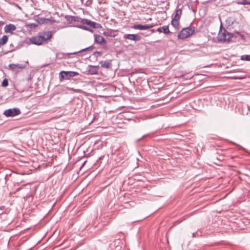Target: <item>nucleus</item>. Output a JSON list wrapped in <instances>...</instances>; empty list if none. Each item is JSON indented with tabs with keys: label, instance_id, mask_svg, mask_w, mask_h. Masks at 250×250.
<instances>
[{
	"label": "nucleus",
	"instance_id": "393cba45",
	"mask_svg": "<svg viewBox=\"0 0 250 250\" xmlns=\"http://www.w3.org/2000/svg\"><path fill=\"white\" fill-rule=\"evenodd\" d=\"M16 174L17 173L15 172L12 171H9V172L7 173L5 176V180H8L9 179V177H11L12 175Z\"/></svg>",
	"mask_w": 250,
	"mask_h": 250
},
{
	"label": "nucleus",
	"instance_id": "412c9836",
	"mask_svg": "<svg viewBox=\"0 0 250 250\" xmlns=\"http://www.w3.org/2000/svg\"><path fill=\"white\" fill-rule=\"evenodd\" d=\"M179 20H178V19L173 18L171 21V23L173 27H174L176 28H178L179 25Z\"/></svg>",
	"mask_w": 250,
	"mask_h": 250
},
{
	"label": "nucleus",
	"instance_id": "423d86ee",
	"mask_svg": "<svg viewBox=\"0 0 250 250\" xmlns=\"http://www.w3.org/2000/svg\"><path fill=\"white\" fill-rule=\"evenodd\" d=\"M124 39L134 41H139L141 40V37L138 34H127L124 35Z\"/></svg>",
	"mask_w": 250,
	"mask_h": 250
},
{
	"label": "nucleus",
	"instance_id": "a211bd4d",
	"mask_svg": "<svg viewBox=\"0 0 250 250\" xmlns=\"http://www.w3.org/2000/svg\"><path fill=\"white\" fill-rule=\"evenodd\" d=\"M8 38L7 35H3L1 39H0V47L1 46L5 45L8 42Z\"/></svg>",
	"mask_w": 250,
	"mask_h": 250
},
{
	"label": "nucleus",
	"instance_id": "39448f33",
	"mask_svg": "<svg viewBox=\"0 0 250 250\" xmlns=\"http://www.w3.org/2000/svg\"><path fill=\"white\" fill-rule=\"evenodd\" d=\"M153 26H154L153 24H145V25L135 24L131 26V28L132 29H134L143 30H146L147 29L152 28Z\"/></svg>",
	"mask_w": 250,
	"mask_h": 250
},
{
	"label": "nucleus",
	"instance_id": "1a4fd4ad",
	"mask_svg": "<svg viewBox=\"0 0 250 250\" xmlns=\"http://www.w3.org/2000/svg\"><path fill=\"white\" fill-rule=\"evenodd\" d=\"M16 29V26L11 23L6 25L4 28L5 33H10L11 34H12Z\"/></svg>",
	"mask_w": 250,
	"mask_h": 250
},
{
	"label": "nucleus",
	"instance_id": "7ed1b4c3",
	"mask_svg": "<svg viewBox=\"0 0 250 250\" xmlns=\"http://www.w3.org/2000/svg\"><path fill=\"white\" fill-rule=\"evenodd\" d=\"M21 113L19 108H10L4 111L3 114L6 117H13Z\"/></svg>",
	"mask_w": 250,
	"mask_h": 250
},
{
	"label": "nucleus",
	"instance_id": "72a5a7b5",
	"mask_svg": "<svg viewBox=\"0 0 250 250\" xmlns=\"http://www.w3.org/2000/svg\"><path fill=\"white\" fill-rule=\"evenodd\" d=\"M194 235H195V233H192V236H193V237H194Z\"/></svg>",
	"mask_w": 250,
	"mask_h": 250
},
{
	"label": "nucleus",
	"instance_id": "f704fd0d",
	"mask_svg": "<svg viewBox=\"0 0 250 250\" xmlns=\"http://www.w3.org/2000/svg\"><path fill=\"white\" fill-rule=\"evenodd\" d=\"M241 149H243V150H245V149H244L243 147H241Z\"/></svg>",
	"mask_w": 250,
	"mask_h": 250
},
{
	"label": "nucleus",
	"instance_id": "bb28decb",
	"mask_svg": "<svg viewBox=\"0 0 250 250\" xmlns=\"http://www.w3.org/2000/svg\"><path fill=\"white\" fill-rule=\"evenodd\" d=\"M8 81L7 79H4L1 83V85L3 87H6L8 86Z\"/></svg>",
	"mask_w": 250,
	"mask_h": 250
},
{
	"label": "nucleus",
	"instance_id": "a878e982",
	"mask_svg": "<svg viewBox=\"0 0 250 250\" xmlns=\"http://www.w3.org/2000/svg\"><path fill=\"white\" fill-rule=\"evenodd\" d=\"M241 60H244V61H250V55H243L241 57Z\"/></svg>",
	"mask_w": 250,
	"mask_h": 250
},
{
	"label": "nucleus",
	"instance_id": "2eb2a0df",
	"mask_svg": "<svg viewBox=\"0 0 250 250\" xmlns=\"http://www.w3.org/2000/svg\"><path fill=\"white\" fill-rule=\"evenodd\" d=\"M43 41L45 42L48 40H49L52 37V34L51 32H44L41 35Z\"/></svg>",
	"mask_w": 250,
	"mask_h": 250
},
{
	"label": "nucleus",
	"instance_id": "b1692460",
	"mask_svg": "<svg viewBox=\"0 0 250 250\" xmlns=\"http://www.w3.org/2000/svg\"><path fill=\"white\" fill-rule=\"evenodd\" d=\"M236 3L242 5H250V0H242V1H237Z\"/></svg>",
	"mask_w": 250,
	"mask_h": 250
},
{
	"label": "nucleus",
	"instance_id": "20e7f679",
	"mask_svg": "<svg viewBox=\"0 0 250 250\" xmlns=\"http://www.w3.org/2000/svg\"><path fill=\"white\" fill-rule=\"evenodd\" d=\"M83 24H86L90 27H92L94 29H98L102 27L101 24L96 22L95 21H91L88 19H84L83 21Z\"/></svg>",
	"mask_w": 250,
	"mask_h": 250
},
{
	"label": "nucleus",
	"instance_id": "6ab92c4d",
	"mask_svg": "<svg viewBox=\"0 0 250 250\" xmlns=\"http://www.w3.org/2000/svg\"><path fill=\"white\" fill-rule=\"evenodd\" d=\"M100 64H101L102 67L105 68H109L111 66L110 62L107 61H101Z\"/></svg>",
	"mask_w": 250,
	"mask_h": 250
},
{
	"label": "nucleus",
	"instance_id": "9b49d317",
	"mask_svg": "<svg viewBox=\"0 0 250 250\" xmlns=\"http://www.w3.org/2000/svg\"><path fill=\"white\" fill-rule=\"evenodd\" d=\"M94 42L98 44H106V41L102 36L95 34L94 35Z\"/></svg>",
	"mask_w": 250,
	"mask_h": 250
},
{
	"label": "nucleus",
	"instance_id": "f257e3e1",
	"mask_svg": "<svg viewBox=\"0 0 250 250\" xmlns=\"http://www.w3.org/2000/svg\"><path fill=\"white\" fill-rule=\"evenodd\" d=\"M195 31V28L193 26L183 28L178 34V38L179 39L184 40L193 34Z\"/></svg>",
	"mask_w": 250,
	"mask_h": 250
},
{
	"label": "nucleus",
	"instance_id": "ddd939ff",
	"mask_svg": "<svg viewBox=\"0 0 250 250\" xmlns=\"http://www.w3.org/2000/svg\"><path fill=\"white\" fill-rule=\"evenodd\" d=\"M98 66L88 65V69L87 72L90 75H95L98 73Z\"/></svg>",
	"mask_w": 250,
	"mask_h": 250
},
{
	"label": "nucleus",
	"instance_id": "473e14b6",
	"mask_svg": "<svg viewBox=\"0 0 250 250\" xmlns=\"http://www.w3.org/2000/svg\"><path fill=\"white\" fill-rule=\"evenodd\" d=\"M155 31V30L154 29H152L151 30V33H154Z\"/></svg>",
	"mask_w": 250,
	"mask_h": 250
},
{
	"label": "nucleus",
	"instance_id": "7c9ffc66",
	"mask_svg": "<svg viewBox=\"0 0 250 250\" xmlns=\"http://www.w3.org/2000/svg\"><path fill=\"white\" fill-rule=\"evenodd\" d=\"M21 189V188L19 187L17 189L16 191H18L20 190Z\"/></svg>",
	"mask_w": 250,
	"mask_h": 250
},
{
	"label": "nucleus",
	"instance_id": "f03ea898",
	"mask_svg": "<svg viewBox=\"0 0 250 250\" xmlns=\"http://www.w3.org/2000/svg\"><path fill=\"white\" fill-rule=\"evenodd\" d=\"M79 75V73L75 71H62L59 73V78L60 81L62 80H69L71 78Z\"/></svg>",
	"mask_w": 250,
	"mask_h": 250
},
{
	"label": "nucleus",
	"instance_id": "dca6fc26",
	"mask_svg": "<svg viewBox=\"0 0 250 250\" xmlns=\"http://www.w3.org/2000/svg\"><path fill=\"white\" fill-rule=\"evenodd\" d=\"M38 21L39 23L45 24L48 23L49 22H53L54 21L52 19H46L44 18H40L38 20Z\"/></svg>",
	"mask_w": 250,
	"mask_h": 250
},
{
	"label": "nucleus",
	"instance_id": "cd10ccee",
	"mask_svg": "<svg viewBox=\"0 0 250 250\" xmlns=\"http://www.w3.org/2000/svg\"><path fill=\"white\" fill-rule=\"evenodd\" d=\"M76 27H78L79 28L82 29L83 30H86V31H87V28L88 27L87 26H84V25H77V26H76Z\"/></svg>",
	"mask_w": 250,
	"mask_h": 250
},
{
	"label": "nucleus",
	"instance_id": "9d476101",
	"mask_svg": "<svg viewBox=\"0 0 250 250\" xmlns=\"http://www.w3.org/2000/svg\"><path fill=\"white\" fill-rule=\"evenodd\" d=\"M31 42L36 45H41L43 42L41 35L33 37L31 40Z\"/></svg>",
	"mask_w": 250,
	"mask_h": 250
},
{
	"label": "nucleus",
	"instance_id": "0eeeda50",
	"mask_svg": "<svg viewBox=\"0 0 250 250\" xmlns=\"http://www.w3.org/2000/svg\"><path fill=\"white\" fill-rule=\"evenodd\" d=\"M66 19L67 21H69V22H80L82 24H83V22L84 20V19H82L81 18L78 17V16H69L68 17L66 16Z\"/></svg>",
	"mask_w": 250,
	"mask_h": 250
},
{
	"label": "nucleus",
	"instance_id": "6e6552de",
	"mask_svg": "<svg viewBox=\"0 0 250 250\" xmlns=\"http://www.w3.org/2000/svg\"><path fill=\"white\" fill-rule=\"evenodd\" d=\"M230 37V34L229 33L226 32V30H225L221 34V33L219 34L218 39V40L220 41L225 42V41L229 40Z\"/></svg>",
	"mask_w": 250,
	"mask_h": 250
},
{
	"label": "nucleus",
	"instance_id": "4468645a",
	"mask_svg": "<svg viewBox=\"0 0 250 250\" xmlns=\"http://www.w3.org/2000/svg\"><path fill=\"white\" fill-rule=\"evenodd\" d=\"M26 67L25 64H10L9 67L12 71H15L16 69H23Z\"/></svg>",
	"mask_w": 250,
	"mask_h": 250
},
{
	"label": "nucleus",
	"instance_id": "c85d7f7f",
	"mask_svg": "<svg viewBox=\"0 0 250 250\" xmlns=\"http://www.w3.org/2000/svg\"><path fill=\"white\" fill-rule=\"evenodd\" d=\"M37 26V24H36V23H30L29 24V26L31 27V28H33V27H35Z\"/></svg>",
	"mask_w": 250,
	"mask_h": 250
},
{
	"label": "nucleus",
	"instance_id": "2f4dec72",
	"mask_svg": "<svg viewBox=\"0 0 250 250\" xmlns=\"http://www.w3.org/2000/svg\"><path fill=\"white\" fill-rule=\"evenodd\" d=\"M96 53H98V54H100V52H98V51H96L94 52V54L95 55Z\"/></svg>",
	"mask_w": 250,
	"mask_h": 250
},
{
	"label": "nucleus",
	"instance_id": "4be33fe9",
	"mask_svg": "<svg viewBox=\"0 0 250 250\" xmlns=\"http://www.w3.org/2000/svg\"><path fill=\"white\" fill-rule=\"evenodd\" d=\"M94 48V47L93 45H91V46H90L85 48L83 49L78 52H75L72 53H71V54H77L78 53H80V52H84L86 51H91Z\"/></svg>",
	"mask_w": 250,
	"mask_h": 250
},
{
	"label": "nucleus",
	"instance_id": "c756f323",
	"mask_svg": "<svg viewBox=\"0 0 250 250\" xmlns=\"http://www.w3.org/2000/svg\"><path fill=\"white\" fill-rule=\"evenodd\" d=\"M87 31H89L90 32H91V33L93 32V30L91 29V28H90L89 27H88Z\"/></svg>",
	"mask_w": 250,
	"mask_h": 250
},
{
	"label": "nucleus",
	"instance_id": "aec40b11",
	"mask_svg": "<svg viewBox=\"0 0 250 250\" xmlns=\"http://www.w3.org/2000/svg\"><path fill=\"white\" fill-rule=\"evenodd\" d=\"M182 11L181 9H176L175 11V15L174 18L180 20L182 15Z\"/></svg>",
	"mask_w": 250,
	"mask_h": 250
},
{
	"label": "nucleus",
	"instance_id": "5701e85b",
	"mask_svg": "<svg viewBox=\"0 0 250 250\" xmlns=\"http://www.w3.org/2000/svg\"><path fill=\"white\" fill-rule=\"evenodd\" d=\"M103 34L106 37H115L116 36L111 30L104 31Z\"/></svg>",
	"mask_w": 250,
	"mask_h": 250
},
{
	"label": "nucleus",
	"instance_id": "f3484780",
	"mask_svg": "<svg viewBox=\"0 0 250 250\" xmlns=\"http://www.w3.org/2000/svg\"><path fill=\"white\" fill-rule=\"evenodd\" d=\"M120 242V240L119 239H117L113 241L112 243L110 244L109 247L111 249H116L118 248H120L119 244Z\"/></svg>",
	"mask_w": 250,
	"mask_h": 250
},
{
	"label": "nucleus",
	"instance_id": "f8f14e48",
	"mask_svg": "<svg viewBox=\"0 0 250 250\" xmlns=\"http://www.w3.org/2000/svg\"><path fill=\"white\" fill-rule=\"evenodd\" d=\"M156 31L159 33H163L165 34H167L170 33L168 25H164L159 27L156 30Z\"/></svg>",
	"mask_w": 250,
	"mask_h": 250
}]
</instances>
